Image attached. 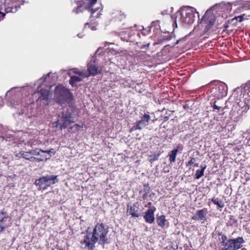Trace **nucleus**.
<instances>
[{
    "label": "nucleus",
    "instance_id": "18",
    "mask_svg": "<svg viewBox=\"0 0 250 250\" xmlns=\"http://www.w3.org/2000/svg\"><path fill=\"white\" fill-rule=\"evenodd\" d=\"M208 209L203 208L196 211L195 213L192 216L191 219L195 221H202V223L207 220Z\"/></svg>",
    "mask_w": 250,
    "mask_h": 250
},
{
    "label": "nucleus",
    "instance_id": "19",
    "mask_svg": "<svg viewBox=\"0 0 250 250\" xmlns=\"http://www.w3.org/2000/svg\"><path fill=\"white\" fill-rule=\"evenodd\" d=\"M241 92L243 99L246 100L247 101L250 100V80L245 84L242 85Z\"/></svg>",
    "mask_w": 250,
    "mask_h": 250
},
{
    "label": "nucleus",
    "instance_id": "51",
    "mask_svg": "<svg viewBox=\"0 0 250 250\" xmlns=\"http://www.w3.org/2000/svg\"><path fill=\"white\" fill-rule=\"evenodd\" d=\"M168 119H169V117L168 116H165L164 117V122H166V121H167L168 120Z\"/></svg>",
    "mask_w": 250,
    "mask_h": 250
},
{
    "label": "nucleus",
    "instance_id": "31",
    "mask_svg": "<svg viewBox=\"0 0 250 250\" xmlns=\"http://www.w3.org/2000/svg\"><path fill=\"white\" fill-rule=\"evenodd\" d=\"M40 152H42V149L37 148L29 151V153L32 155H40Z\"/></svg>",
    "mask_w": 250,
    "mask_h": 250
},
{
    "label": "nucleus",
    "instance_id": "55",
    "mask_svg": "<svg viewBox=\"0 0 250 250\" xmlns=\"http://www.w3.org/2000/svg\"><path fill=\"white\" fill-rule=\"evenodd\" d=\"M194 166L195 167H198L199 166V164L198 163H196V162L194 164Z\"/></svg>",
    "mask_w": 250,
    "mask_h": 250
},
{
    "label": "nucleus",
    "instance_id": "45",
    "mask_svg": "<svg viewBox=\"0 0 250 250\" xmlns=\"http://www.w3.org/2000/svg\"><path fill=\"white\" fill-rule=\"evenodd\" d=\"M73 72V73H74L75 74H78L80 76H83V72H81L80 71H77L75 70H74Z\"/></svg>",
    "mask_w": 250,
    "mask_h": 250
},
{
    "label": "nucleus",
    "instance_id": "60",
    "mask_svg": "<svg viewBox=\"0 0 250 250\" xmlns=\"http://www.w3.org/2000/svg\"><path fill=\"white\" fill-rule=\"evenodd\" d=\"M241 250H248V249L245 248H243L241 249Z\"/></svg>",
    "mask_w": 250,
    "mask_h": 250
},
{
    "label": "nucleus",
    "instance_id": "32",
    "mask_svg": "<svg viewBox=\"0 0 250 250\" xmlns=\"http://www.w3.org/2000/svg\"><path fill=\"white\" fill-rule=\"evenodd\" d=\"M212 107L213 109H217L218 111L224 109V108L220 105V104L216 100L213 102V105Z\"/></svg>",
    "mask_w": 250,
    "mask_h": 250
},
{
    "label": "nucleus",
    "instance_id": "13",
    "mask_svg": "<svg viewBox=\"0 0 250 250\" xmlns=\"http://www.w3.org/2000/svg\"><path fill=\"white\" fill-rule=\"evenodd\" d=\"M100 48H98L96 52L95 56L92 58L90 62L87 64V70L89 74L93 76L97 75L102 72V68L97 65L96 59L95 58L99 51Z\"/></svg>",
    "mask_w": 250,
    "mask_h": 250
},
{
    "label": "nucleus",
    "instance_id": "3",
    "mask_svg": "<svg viewBox=\"0 0 250 250\" xmlns=\"http://www.w3.org/2000/svg\"><path fill=\"white\" fill-rule=\"evenodd\" d=\"M76 109L73 105H69L68 107L63 109V111L58 114L57 121L53 123V125L56 127L60 126L61 130L66 128L68 125L74 122L71 119Z\"/></svg>",
    "mask_w": 250,
    "mask_h": 250
},
{
    "label": "nucleus",
    "instance_id": "15",
    "mask_svg": "<svg viewBox=\"0 0 250 250\" xmlns=\"http://www.w3.org/2000/svg\"><path fill=\"white\" fill-rule=\"evenodd\" d=\"M228 242L229 246L228 248V250H238L241 249L243 246L242 244L245 243L242 237L229 239Z\"/></svg>",
    "mask_w": 250,
    "mask_h": 250
},
{
    "label": "nucleus",
    "instance_id": "59",
    "mask_svg": "<svg viewBox=\"0 0 250 250\" xmlns=\"http://www.w3.org/2000/svg\"><path fill=\"white\" fill-rule=\"evenodd\" d=\"M75 126H76L77 127H80V125H78V124H77L75 125Z\"/></svg>",
    "mask_w": 250,
    "mask_h": 250
},
{
    "label": "nucleus",
    "instance_id": "34",
    "mask_svg": "<svg viewBox=\"0 0 250 250\" xmlns=\"http://www.w3.org/2000/svg\"><path fill=\"white\" fill-rule=\"evenodd\" d=\"M203 170H196L195 174L196 179H199L204 175Z\"/></svg>",
    "mask_w": 250,
    "mask_h": 250
},
{
    "label": "nucleus",
    "instance_id": "44",
    "mask_svg": "<svg viewBox=\"0 0 250 250\" xmlns=\"http://www.w3.org/2000/svg\"><path fill=\"white\" fill-rule=\"evenodd\" d=\"M149 44H150L149 43H147L146 44H143V45L141 46L140 48L141 49H146V48H147L149 47Z\"/></svg>",
    "mask_w": 250,
    "mask_h": 250
},
{
    "label": "nucleus",
    "instance_id": "27",
    "mask_svg": "<svg viewBox=\"0 0 250 250\" xmlns=\"http://www.w3.org/2000/svg\"><path fill=\"white\" fill-rule=\"evenodd\" d=\"M42 152L47 154V155H45V158H44V161H46L49 159L52 155H54L55 154V151L52 148H50L48 150H43L42 149Z\"/></svg>",
    "mask_w": 250,
    "mask_h": 250
},
{
    "label": "nucleus",
    "instance_id": "41",
    "mask_svg": "<svg viewBox=\"0 0 250 250\" xmlns=\"http://www.w3.org/2000/svg\"><path fill=\"white\" fill-rule=\"evenodd\" d=\"M88 25V27L90 28L92 30H97L96 27L94 25H89L88 23H85L84 24V28H86V26Z\"/></svg>",
    "mask_w": 250,
    "mask_h": 250
},
{
    "label": "nucleus",
    "instance_id": "40",
    "mask_svg": "<svg viewBox=\"0 0 250 250\" xmlns=\"http://www.w3.org/2000/svg\"><path fill=\"white\" fill-rule=\"evenodd\" d=\"M186 125H188V124L185 123L183 122L181 125V126H179V130L180 132H183L184 130V127H185Z\"/></svg>",
    "mask_w": 250,
    "mask_h": 250
},
{
    "label": "nucleus",
    "instance_id": "20",
    "mask_svg": "<svg viewBox=\"0 0 250 250\" xmlns=\"http://www.w3.org/2000/svg\"><path fill=\"white\" fill-rule=\"evenodd\" d=\"M156 208L155 207H153L152 208H148L144 216V218L146 222L149 224L153 223L155 220L154 212L156 211Z\"/></svg>",
    "mask_w": 250,
    "mask_h": 250
},
{
    "label": "nucleus",
    "instance_id": "37",
    "mask_svg": "<svg viewBox=\"0 0 250 250\" xmlns=\"http://www.w3.org/2000/svg\"><path fill=\"white\" fill-rule=\"evenodd\" d=\"M242 136L243 138H245L246 139H247L248 138L250 139V131L247 130L246 132H243Z\"/></svg>",
    "mask_w": 250,
    "mask_h": 250
},
{
    "label": "nucleus",
    "instance_id": "38",
    "mask_svg": "<svg viewBox=\"0 0 250 250\" xmlns=\"http://www.w3.org/2000/svg\"><path fill=\"white\" fill-rule=\"evenodd\" d=\"M30 153H29V151H24L21 153V156L22 158H24V159L28 160L29 158V155Z\"/></svg>",
    "mask_w": 250,
    "mask_h": 250
},
{
    "label": "nucleus",
    "instance_id": "26",
    "mask_svg": "<svg viewBox=\"0 0 250 250\" xmlns=\"http://www.w3.org/2000/svg\"><path fill=\"white\" fill-rule=\"evenodd\" d=\"M82 81V79L79 76H72L69 80V83L73 86H77L76 83Z\"/></svg>",
    "mask_w": 250,
    "mask_h": 250
},
{
    "label": "nucleus",
    "instance_id": "54",
    "mask_svg": "<svg viewBox=\"0 0 250 250\" xmlns=\"http://www.w3.org/2000/svg\"><path fill=\"white\" fill-rule=\"evenodd\" d=\"M154 195H155L154 193L152 192L149 194V197L151 198L153 196H154Z\"/></svg>",
    "mask_w": 250,
    "mask_h": 250
},
{
    "label": "nucleus",
    "instance_id": "12",
    "mask_svg": "<svg viewBox=\"0 0 250 250\" xmlns=\"http://www.w3.org/2000/svg\"><path fill=\"white\" fill-rule=\"evenodd\" d=\"M12 225L11 216L3 209L0 210V232Z\"/></svg>",
    "mask_w": 250,
    "mask_h": 250
},
{
    "label": "nucleus",
    "instance_id": "2",
    "mask_svg": "<svg viewBox=\"0 0 250 250\" xmlns=\"http://www.w3.org/2000/svg\"><path fill=\"white\" fill-rule=\"evenodd\" d=\"M198 13L196 9L190 6H183L180 8V10L177 12L176 21L175 24L177 26L176 21H180L184 26L190 25L195 21V14Z\"/></svg>",
    "mask_w": 250,
    "mask_h": 250
},
{
    "label": "nucleus",
    "instance_id": "63",
    "mask_svg": "<svg viewBox=\"0 0 250 250\" xmlns=\"http://www.w3.org/2000/svg\"><path fill=\"white\" fill-rule=\"evenodd\" d=\"M184 250H188V249L187 248H186V249H185Z\"/></svg>",
    "mask_w": 250,
    "mask_h": 250
},
{
    "label": "nucleus",
    "instance_id": "56",
    "mask_svg": "<svg viewBox=\"0 0 250 250\" xmlns=\"http://www.w3.org/2000/svg\"><path fill=\"white\" fill-rule=\"evenodd\" d=\"M77 36H78L79 38H83V36H82V35H81V34H78L77 35Z\"/></svg>",
    "mask_w": 250,
    "mask_h": 250
},
{
    "label": "nucleus",
    "instance_id": "53",
    "mask_svg": "<svg viewBox=\"0 0 250 250\" xmlns=\"http://www.w3.org/2000/svg\"><path fill=\"white\" fill-rule=\"evenodd\" d=\"M188 104H184V105H183V108H184V109H187V108H188Z\"/></svg>",
    "mask_w": 250,
    "mask_h": 250
},
{
    "label": "nucleus",
    "instance_id": "50",
    "mask_svg": "<svg viewBox=\"0 0 250 250\" xmlns=\"http://www.w3.org/2000/svg\"><path fill=\"white\" fill-rule=\"evenodd\" d=\"M3 102L2 101V98L0 97V106L3 105Z\"/></svg>",
    "mask_w": 250,
    "mask_h": 250
},
{
    "label": "nucleus",
    "instance_id": "49",
    "mask_svg": "<svg viewBox=\"0 0 250 250\" xmlns=\"http://www.w3.org/2000/svg\"><path fill=\"white\" fill-rule=\"evenodd\" d=\"M147 206L148 207V208H152L153 207H152V203L151 202H149L147 204Z\"/></svg>",
    "mask_w": 250,
    "mask_h": 250
},
{
    "label": "nucleus",
    "instance_id": "4",
    "mask_svg": "<svg viewBox=\"0 0 250 250\" xmlns=\"http://www.w3.org/2000/svg\"><path fill=\"white\" fill-rule=\"evenodd\" d=\"M109 231L108 228L103 223H97L92 232L94 240L98 242L99 245H104L108 244L109 241L107 238V235Z\"/></svg>",
    "mask_w": 250,
    "mask_h": 250
},
{
    "label": "nucleus",
    "instance_id": "47",
    "mask_svg": "<svg viewBox=\"0 0 250 250\" xmlns=\"http://www.w3.org/2000/svg\"><path fill=\"white\" fill-rule=\"evenodd\" d=\"M5 16V13L0 12V21L3 19Z\"/></svg>",
    "mask_w": 250,
    "mask_h": 250
},
{
    "label": "nucleus",
    "instance_id": "23",
    "mask_svg": "<svg viewBox=\"0 0 250 250\" xmlns=\"http://www.w3.org/2000/svg\"><path fill=\"white\" fill-rule=\"evenodd\" d=\"M156 222L158 226L162 228L165 227L166 223L167 224H168V222H167L164 215H161L160 216H157L156 218Z\"/></svg>",
    "mask_w": 250,
    "mask_h": 250
},
{
    "label": "nucleus",
    "instance_id": "61",
    "mask_svg": "<svg viewBox=\"0 0 250 250\" xmlns=\"http://www.w3.org/2000/svg\"><path fill=\"white\" fill-rule=\"evenodd\" d=\"M229 102L226 101V105H227V104H228V103Z\"/></svg>",
    "mask_w": 250,
    "mask_h": 250
},
{
    "label": "nucleus",
    "instance_id": "25",
    "mask_svg": "<svg viewBox=\"0 0 250 250\" xmlns=\"http://www.w3.org/2000/svg\"><path fill=\"white\" fill-rule=\"evenodd\" d=\"M119 36L121 38V39L123 41L129 42L131 37V35H130L129 30H126L125 31H122L120 33Z\"/></svg>",
    "mask_w": 250,
    "mask_h": 250
},
{
    "label": "nucleus",
    "instance_id": "7",
    "mask_svg": "<svg viewBox=\"0 0 250 250\" xmlns=\"http://www.w3.org/2000/svg\"><path fill=\"white\" fill-rule=\"evenodd\" d=\"M57 177V175H47L36 179L34 184L39 187L38 189L44 190L49 187L58 182Z\"/></svg>",
    "mask_w": 250,
    "mask_h": 250
},
{
    "label": "nucleus",
    "instance_id": "21",
    "mask_svg": "<svg viewBox=\"0 0 250 250\" xmlns=\"http://www.w3.org/2000/svg\"><path fill=\"white\" fill-rule=\"evenodd\" d=\"M148 29L146 33L142 32L144 35H147L152 29L154 32L157 33L160 30V21L158 20L153 21L151 22V25L147 27Z\"/></svg>",
    "mask_w": 250,
    "mask_h": 250
},
{
    "label": "nucleus",
    "instance_id": "64",
    "mask_svg": "<svg viewBox=\"0 0 250 250\" xmlns=\"http://www.w3.org/2000/svg\"><path fill=\"white\" fill-rule=\"evenodd\" d=\"M211 85H213V83H211Z\"/></svg>",
    "mask_w": 250,
    "mask_h": 250
},
{
    "label": "nucleus",
    "instance_id": "57",
    "mask_svg": "<svg viewBox=\"0 0 250 250\" xmlns=\"http://www.w3.org/2000/svg\"><path fill=\"white\" fill-rule=\"evenodd\" d=\"M180 41V40H177L176 41V42H175V45L178 44Z\"/></svg>",
    "mask_w": 250,
    "mask_h": 250
},
{
    "label": "nucleus",
    "instance_id": "39",
    "mask_svg": "<svg viewBox=\"0 0 250 250\" xmlns=\"http://www.w3.org/2000/svg\"><path fill=\"white\" fill-rule=\"evenodd\" d=\"M222 245L224 246V250H228V248L229 246V242L228 241L222 242Z\"/></svg>",
    "mask_w": 250,
    "mask_h": 250
},
{
    "label": "nucleus",
    "instance_id": "29",
    "mask_svg": "<svg viewBox=\"0 0 250 250\" xmlns=\"http://www.w3.org/2000/svg\"><path fill=\"white\" fill-rule=\"evenodd\" d=\"M211 201L213 203V204L217 205L220 208H222L224 207V204L223 201H221L218 198H212L211 199Z\"/></svg>",
    "mask_w": 250,
    "mask_h": 250
},
{
    "label": "nucleus",
    "instance_id": "28",
    "mask_svg": "<svg viewBox=\"0 0 250 250\" xmlns=\"http://www.w3.org/2000/svg\"><path fill=\"white\" fill-rule=\"evenodd\" d=\"M172 38L171 34L167 33V35L161 36L158 40L157 43H161L164 41L170 40Z\"/></svg>",
    "mask_w": 250,
    "mask_h": 250
},
{
    "label": "nucleus",
    "instance_id": "30",
    "mask_svg": "<svg viewBox=\"0 0 250 250\" xmlns=\"http://www.w3.org/2000/svg\"><path fill=\"white\" fill-rule=\"evenodd\" d=\"M150 190V188L148 185L145 184L143 189L139 191V194L141 195L143 193H149Z\"/></svg>",
    "mask_w": 250,
    "mask_h": 250
},
{
    "label": "nucleus",
    "instance_id": "62",
    "mask_svg": "<svg viewBox=\"0 0 250 250\" xmlns=\"http://www.w3.org/2000/svg\"><path fill=\"white\" fill-rule=\"evenodd\" d=\"M142 27H143V30H146V29H145L144 28V27L143 26H142Z\"/></svg>",
    "mask_w": 250,
    "mask_h": 250
},
{
    "label": "nucleus",
    "instance_id": "42",
    "mask_svg": "<svg viewBox=\"0 0 250 250\" xmlns=\"http://www.w3.org/2000/svg\"><path fill=\"white\" fill-rule=\"evenodd\" d=\"M147 193H143L141 195H142L141 196V198L143 200H145L147 198Z\"/></svg>",
    "mask_w": 250,
    "mask_h": 250
},
{
    "label": "nucleus",
    "instance_id": "6",
    "mask_svg": "<svg viewBox=\"0 0 250 250\" xmlns=\"http://www.w3.org/2000/svg\"><path fill=\"white\" fill-rule=\"evenodd\" d=\"M55 95L56 102L61 104L69 103L72 100L69 90L61 85L56 87Z\"/></svg>",
    "mask_w": 250,
    "mask_h": 250
},
{
    "label": "nucleus",
    "instance_id": "43",
    "mask_svg": "<svg viewBox=\"0 0 250 250\" xmlns=\"http://www.w3.org/2000/svg\"><path fill=\"white\" fill-rule=\"evenodd\" d=\"M235 19L237 21L241 22L243 20V17L242 16H238L235 18Z\"/></svg>",
    "mask_w": 250,
    "mask_h": 250
},
{
    "label": "nucleus",
    "instance_id": "35",
    "mask_svg": "<svg viewBox=\"0 0 250 250\" xmlns=\"http://www.w3.org/2000/svg\"><path fill=\"white\" fill-rule=\"evenodd\" d=\"M44 158H36V157H35L33 156L30 157L28 159L29 161H30V162H35V161L41 162V161H44Z\"/></svg>",
    "mask_w": 250,
    "mask_h": 250
},
{
    "label": "nucleus",
    "instance_id": "36",
    "mask_svg": "<svg viewBox=\"0 0 250 250\" xmlns=\"http://www.w3.org/2000/svg\"><path fill=\"white\" fill-rule=\"evenodd\" d=\"M196 162V158H193V157L191 158L190 160L186 164V167H188L189 166L192 165V164H194Z\"/></svg>",
    "mask_w": 250,
    "mask_h": 250
},
{
    "label": "nucleus",
    "instance_id": "33",
    "mask_svg": "<svg viewBox=\"0 0 250 250\" xmlns=\"http://www.w3.org/2000/svg\"><path fill=\"white\" fill-rule=\"evenodd\" d=\"M160 155V153H153V154L151 155L150 156V161H154L156 160H157L158 159V158L159 157Z\"/></svg>",
    "mask_w": 250,
    "mask_h": 250
},
{
    "label": "nucleus",
    "instance_id": "10",
    "mask_svg": "<svg viewBox=\"0 0 250 250\" xmlns=\"http://www.w3.org/2000/svg\"><path fill=\"white\" fill-rule=\"evenodd\" d=\"M215 16L213 15H208L205 14L201 19V24L204 29L203 31V35L206 34L215 23Z\"/></svg>",
    "mask_w": 250,
    "mask_h": 250
},
{
    "label": "nucleus",
    "instance_id": "58",
    "mask_svg": "<svg viewBox=\"0 0 250 250\" xmlns=\"http://www.w3.org/2000/svg\"><path fill=\"white\" fill-rule=\"evenodd\" d=\"M40 158H45V155H41V157Z\"/></svg>",
    "mask_w": 250,
    "mask_h": 250
},
{
    "label": "nucleus",
    "instance_id": "48",
    "mask_svg": "<svg viewBox=\"0 0 250 250\" xmlns=\"http://www.w3.org/2000/svg\"><path fill=\"white\" fill-rule=\"evenodd\" d=\"M200 167H201V168L200 170H203V172H204V170H205V169H206V165H204V166H203L201 165V166H200Z\"/></svg>",
    "mask_w": 250,
    "mask_h": 250
},
{
    "label": "nucleus",
    "instance_id": "14",
    "mask_svg": "<svg viewBox=\"0 0 250 250\" xmlns=\"http://www.w3.org/2000/svg\"><path fill=\"white\" fill-rule=\"evenodd\" d=\"M126 214L127 216L130 215L133 218H139L142 216L143 211L138 203H135L132 205H127Z\"/></svg>",
    "mask_w": 250,
    "mask_h": 250
},
{
    "label": "nucleus",
    "instance_id": "16",
    "mask_svg": "<svg viewBox=\"0 0 250 250\" xmlns=\"http://www.w3.org/2000/svg\"><path fill=\"white\" fill-rule=\"evenodd\" d=\"M96 241L94 240L93 235L92 233L88 231L86 232V235L84 236V239L81 242V243L85 244V248L89 250H93L95 247V244Z\"/></svg>",
    "mask_w": 250,
    "mask_h": 250
},
{
    "label": "nucleus",
    "instance_id": "52",
    "mask_svg": "<svg viewBox=\"0 0 250 250\" xmlns=\"http://www.w3.org/2000/svg\"><path fill=\"white\" fill-rule=\"evenodd\" d=\"M247 4L248 5L246 7L247 9H250V2H248L247 3Z\"/></svg>",
    "mask_w": 250,
    "mask_h": 250
},
{
    "label": "nucleus",
    "instance_id": "8",
    "mask_svg": "<svg viewBox=\"0 0 250 250\" xmlns=\"http://www.w3.org/2000/svg\"><path fill=\"white\" fill-rule=\"evenodd\" d=\"M97 0H86V1H82L79 3L77 8H74L73 10L74 12L78 14L83 12V10H88L91 13V17L98 18L100 13L97 14V16H94L95 13L98 10V8H92V6L97 2Z\"/></svg>",
    "mask_w": 250,
    "mask_h": 250
},
{
    "label": "nucleus",
    "instance_id": "46",
    "mask_svg": "<svg viewBox=\"0 0 250 250\" xmlns=\"http://www.w3.org/2000/svg\"><path fill=\"white\" fill-rule=\"evenodd\" d=\"M222 242L228 241L229 240V239H228L226 235H223L222 236Z\"/></svg>",
    "mask_w": 250,
    "mask_h": 250
},
{
    "label": "nucleus",
    "instance_id": "11",
    "mask_svg": "<svg viewBox=\"0 0 250 250\" xmlns=\"http://www.w3.org/2000/svg\"><path fill=\"white\" fill-rule=\"evenodd\" d=\"M150 120V116L148 112L144 113L143 114H141V120L135 123L130 129V132H131L136 130H141L148 125Z\"/></svg>",
    "mask_w": 250,
    "mask_h": 250
},
{
    "label": "nucleus",
    "instance_id": "1",
    "mask_svg": "<svg viewBox=\"0 0 250 250\" xmlns=\"http://www.w3.org/2000/svg\"><path fill=\"white\" fill-rule=\"evenodd\" d=\"M24 90L23 87H13L8 91L5 95L9 106L16 108V105H18L19 104H21L20 109H19L14 115L16 118H19L23 121L34 116L36 113V109L33 106L34 105L33 102L26 104V100L22 99Z\"/></svg>",
    "mask_w": 250,
    "mask_h": 250
},
{
    "label": "nucleus",
    "instance_id": "24",
    "mask_svg": "<svg viewBox=\"0 0 250 250\" xmlns=\"http://www.w3.org/2000/svg\"><path fill=\"white\" fill-rule=\"evenodd\" d=\"M20 8L19 5H14L12 4L5 5V12L8 13H16Z\"/></svg>",
    "mask_w": 250,
    "mask_h": 250
},
{
    "label": "nucleus",
    "instance_id": "5",
    "mask_svg": "<svg viewBox=\"0 0 250 250\" xmlns=\"http://www.w3.org/2000/svg\"><path fill=\"white\" fill-rule=\"evenodd\" d=\"M247 102L246 100L243 99V100H240L236 104L233 105L230 111V115L234 121H238L243 114L250 109V105Z\"/></svg>",
    "mask_w": 250,
    "mask_h": 250
},
{
    "label": "nucleus",
    "instance_id": "9",
    "mask_svg": "<svg viewBox=\"0 0 250 250\" xmlns=\"http://www.w3.org/2000/svg\"><path fill=\"white\" fill-rule=\"evenodd\" d=\"M214 85L211 87L210 93L215 99H219L226 96L227 94L228 87L225 83L216 81Z\"/></svg>",
    "mask_w": 250,
    "mask_h": 250
},
{
    "label": "nucleus",
    "instance_id": "17",
    "mask_svg": "<svg viewBox=\"0 0 250 250\" xmlns=\"http://www.w3.org/2000/svg\"><path fill=\"white\" fill-rule=\"evenodd\" d=\"M50 74L51 73H48L47 75H44L38 81V82L39 83V85L37 87V90L38 93L41 94L42 97V100H47L48 99L49 91L46 89L41 88V87Z\"/></svg>",
    "mask_w": 250,
    "mask_h": 250
},
{
    "label": "nucleus",
    "instance_id": "22",
    "mask_svg": "<svg viewBox=\"0 0 250 250\" xmlns=\"http://www.w3.org/2000/svg\"><path fill=\"white\" fill-rule=\"evenodd\" d=\"M183 150V147L181 145H179L177 148L173 149L171 151H170V153L169 154V161L170 163H173L175 161L176 156L177 155V152L179 150L182 151Z\"/></svg>",
    "mask_w": 250,
    "mask_h": 250
}]
</instances>
